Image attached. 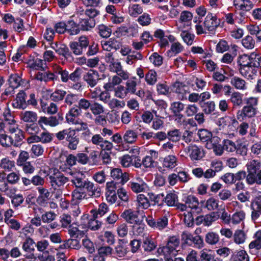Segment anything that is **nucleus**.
Listing matches in <instances>:
<instances>
[{"instance_id": "61", "label": "nucleus", "mask_w": 261, "mask_h": 261, "mask_svg": "<svg viewBox=\"0 0 261 261\" xmlns=\"http://www.w3.org/2000/svg\"><path fill=\"white\" fill-rule=\"evenodd\" d=\"M90 110L94 115L101 114L105 112L104 107L97 102H94L93 103H91Z\"/></svg>"}, {"instance_id": "62", "label": "nucleus", "mask_w": 261, "mask_h": 261, "mask_svg": "<svg viewBox=\"0 0 261 261\" xmlns=\"http://www.w3.org/2000/svg\"><path fill=\"white\" fill-rule=\"evenodd\" d=\"M121 165L125 168H128L133 165V156L129 154H125L120 158Z\"/></svg>"}, {"instance_id": "2", "label": "nucleus", "mask_w": 261, "mask_h": 261, "mask_svg": "<svg viewBox=\"0 0 261 261\" xmlns=\"http://www.w3.org/2000/svg\"><path fill=\"white\" fill-rule=\"evenodd\" d=\"M91 102L85 98H80L76 106L70 108L66 115V119L69 124H79V117L82 114V111H87L90 109Z\"/></svg>"}, {"instance_id": "35", "label": "nucleus", "mask_w": 261, "mask_h": 261, "mask_svg": "<svg viewBox=\"0 0 261 261\" xmlns=\"http://www.w3.org/2000/svg\"><path fill=\"white\" fill-rule=\"evenodd\" d=\"M177 165V158L175 155H169L166 156L163 162L164 167L172 169Z\"/></svg>"}, {"instance_id": "32", "label": "nucleus", "mask_w": 261, "mask_h": 261, "mask_svg": "<svg viewBox=\"0 0 261 261\" xmlns=\"http://www.w3.org/2000/svg\"><path fill=\"white\" fill-rule=\"evenodd\" d=\"M200 107L202 111L206 115L211 114L215 111L216 106L215 102L213 101H209L205 102H199Z\"/></svg>"}, {"instance_id": "22", "label": "nucleus", "mask_w": 261, "mask_h": 261, "mask_svg": "<svg viewBox=\"0 0 261 261\" xmlns=\"http://www.w3.org/2000/svg\"><path fill=\"white\" fill-rule=\"evenodd\" d=\"M138 138L137 133L131 129H128L124 132L123 135V140L125 143L134 144L137 141Z\"/></svg>"}, {"instance_id": "46", "label": "nucleus", "mask_w": 261, "mask_h": 261, "mask_svg": "<svg viewBox=\"0 0 261 261\" xmlns=\"http://www.w3.org/2000/svg\"><path fill=\"white\" fill-rule=\"evenodd\" d=\"M145 80L149 85H155L157 82V73L154 70H149L145 74Z\"/></svg>"}, {"instance_id": "42", "label": "nucleus", "mask_w": 261, "mask_h": 261, "mask_svg": "<svg viewBox=\"0 0 261 261\" xmlns=\"http://www.w3.org/2000/svg\"><path fill=\"white\" fill-rule=\"evenodd\" d=\"M163 200L168 206H175L178 201V196L174 193H168Z\"/></svg>"}, {"instance_id": "30", "label": "nucleus", "mask_w": 261, "mask_h": 261, "mask_svg": "<svg viewBox=\"0 0 261 261\" xmlns=\"http://www.w3.org/2000/svg\"><path fill=\"white\" fill-rule=\"evenodd\" d=\"M248 174H251L261 170V162L259 160H252L246 165Z\"/></svg>"}, {"instance_id": "4", "label": "nucleus", "mask_w": 261, "mask_h": 261, "mask_svg": "<svg viewBox=\"0 0 261 261\" xmlns=\"http://www.w3.org/2000/svg\"><path fill=\"white\" fill-rule=\"evenodd\" d=\"M89 40L85 36H80L78 41H72L69 43V47L73 54L76 56L82 55L89 46Z\"/></svg>"}, {"instance_id": "48", "label": "nucleus", "mask_w": 261, "mask_h": 261, "mask_svg": "<svg viewBox=\"0 0 261 261\" xmlns=\"http://www.w3.org/2000/svg\"><path fill=\"white\" fill-rule=\"evenodd\" d=\"M220 217L218 212H212L210 214L204 216V225L206 226H210L212 222L218 220Z\"/></svg>"}, {"instance_id": "23", "label": "nucleus", "mask_w": 261, "mask_h": 261, "mask_svg": "<svg viewBox=\"0 0 261 261\" xmlns=\"http://www.w3.org/2000/svg\"><path fill=\"white\" fill-rule=\"evenodd\" d=\"M109 211L108 205L105 203H102L98 205L97 209L92 210L90 213L92 217L94 218H100L104 216Z\"/></svg>"}, {"instance_id": "7", "label": "nucleus", "mask_w": 261, "mask_h": 261, "mask_svg": "<svg viewBox=\"0 0 261 261\" xmlns=\"http://www.w3.org/2000/svg\"><path fill=\"white\" fill-rule=\"evenodd\" d=\"M220 20L217 17L216 15L209 13L206 16L203 24L204 28L210 32H213L219 27Z\"/></svg>"}, {"instance_id": "8", "label": "nucleus", "mask_w": 261, "mask_h": 261, "mask_svg": "<svg viewBox=\"0 0 261 261\" xmlns=\"http://www.w3.org/2000/svg\"><path fill=\"white\" fill-rule=\"evenodd\" d=\"M251 220L255 223L261 216V197H256L250 203Z\"/></svg>"}, {"instance_id": "40", "label": "nucleus", "mask_w": 261, "mask_h": 261, "mask_svg": "<svg viewBox=\"0 0 261 261\" xmlns=\"http://www.w3.org/2000/svg\"><path fill=\"white\" fill-rule=\"evenodd\" d=\"M66 94L65 90L56 89L50 95L51 100L54 102H59L63 100Z\"/></svg>"}, {"instance_id": "33", "label": "nucleus", "mask_w": 261, "mask_h": 261, "mask_svg": "<svg viewBox=\"0 0 261 261\" xmlns=\"http://www.w3.org/2000/svg\"><path fill=\"white\" fill-rule=\"evenodd\" d=\"M156 243L151 238H145L143 240L142 247L145 252H151L156 247Z\"/></svg>"}, {"instance_id": "51", "label": "nucleus", "mask_w": 261, "mask_h": 261, "mask_svg": "<svg viewBox=\"0 0 261 261\" xmlns=\"http://www.w3.org/2000/svg\"><path fill=\"white\" fill-rule=\"evenodd\" d=\"M0 144L4 147H10L13 144V137L5 134H0Z\"/></svg>"}, {"instance_id": "41", "label": "nucleus", "mask_w": 261, "mask_h": 261, "mask_svg": "<svg viewBox=\"0 0 261 261\" xmlns=\"http://www.w3.org/2000/svg\"><path fill=\"white\" fill-rule=\"evenodd\" d=\"M56 53L60 56L64 57L66 59H72V53L70 51L68 47L64 44H60V47Z\"/></svg>"}, {"instance_id": "28", "label": "nucleus", "mask_w": 261, "mask_h": 261, "mask_svg": "<svg viewBox=\"0 0 261 261\" xmlns=\"http://www.w3.org/2000/svg\"><path fill=\"white\" fill-rule=\"evenodd\" d=\"M122 79L117 75H114L112 80L103 85V88L107 91H112L114 89L116 86L119 85L122 83Z\"/></svg>"}, {"instance_id": "55", "label": "nucleus", "mask_w": 261, "mask_h": 261, "mask_svg": "<svg viewBox=\"0 0 261 261\" xmlns=\"http://www.w3.org/2000/svg\"><path fill=\"white\" fill-rule=\"evenodd\" d=\"M205 242L210 245L216 244L219 241V235L213 232L207 233L205 236Z\"/></svg>"}, {"instance_id": "39", "label": "nucleus", "mask_w": 261, "mask_h": 261, "mask_svg": "<svg viewBox=\"0 0 261 261\" xmlns=\"http://www.w3.org/2000/svg\"><path fill=\"white\" fill-rule=\"evenodd\" d=\"M97 33L102 38H107L112 34V29L110 26L101 24L97 27Z\"/></svg>"}, {"instance_id": "50", "label": "nucleus", "mask_w": 261, "mask_h": 261, "mask_svg": "<svg viewBox=\"0 0 261 261\" xmlns=\"http://www.w3.org/2000/svg\"><path fill=\"white\" fill-rule=\"evenodd\" d=\"M137 201L139 206L142 208L147 209L150 205L149 200L143 194H139L137 196Z\"/></svg>"}, {"instance_id": "21", "label": "nucleus", "mask_w": 261, "mask_h": 261, "mask_svg": "<svg viewBox=\"0 0 261 261\" xmlns=\"http://www.w3.org/2000/svg\"><path fill=\"white\" fill-rule=\"evenodd\" d=\"M126 241L124 239H119L115 247L116 255L119 257H125L128 253L127 247L125 245Z\"/></svg>"}, {"instance_id": "13", "label": "nucleus", "mask_w": 261, "mask_h": 261, "mask_svg": "<svg viewBox=\"0 0 261 261\" xmlns=\"http://www.w3.org/2000/svg\"><path fill=\"white\" fill-rule=\"evenodd\" d=\"M27 94L23 91H20L13 100L12 106L14 108L24 109L27 107L26 100Z\"/></svg>"}, {"instance_id": "64", "label": "nucleus", "mask_w": 261, "mask_h": 261, "mask_svg": "<svg viewBox=\"0 0 261 261\" xmlns=\"http://www.w3.org/2000/svg\"><path fill=\"white\" fill-rule=\"evenodd\" d=\"M249 252L253 255H257L261 249V243L255 241L250 242L249 245Z\"/></svg>"}, {"instance_id": "49", "label": "nucleus", "mask_w": 261, "mask_h": 261, "mask_svg": "<svg viewBox=\"0 0 261 261\" xmlns=\"http://www.w3.org/2000/svg\"><path fill=\"white\" fill-rule=\"evenodd\" d=\"M29 63V67L30 68L42 71L45 70V67L43 66V65H45V64L44 63V61L41 59L35 58L34 61H30Z\"/></svg>"}, {"instance_id": "11", "label": "nucleus", "mask_w": 261, "mask_h": 261, "mask_svg": "<svg viewBox=\"0 0 261 261\" xmlns=\"http://www.w3.org/2000/svg\"><path fill=\"white\" fill-rule=\"evenodd\" d=\"M63 120V117L58 115L57 116H49L48 117L42 116L40 117L38 120V124L41 127H43V125H49L51 127L57 126L60 122Z\"/></svg>"}, {"instance_id": "37", "label": "nucleus", "mask_w": 261, "mask_h": 261, "mask_svg": "<svg viewBox=\"0 0 261 261\" xmlns=\"http://www.w3.org/2000/svg\"><path fill=\"white\" fill-rule=\"evenodd\" d=\"M149 199L150 201L153 202V205H158L159 206H162L164 205V200H163L164 194L155 195L152 192L148 193Z\"/></svg>"}, {"instance_id": "47", "label": "nucleus", "mask_w": 261, "mask_h": 261, "mask_svg": "<svg viewBox=\"0 0 261 261\" xmlns=\"http://www.w3.org/2000/svg\"><path fill=\"white\" fill-rule=\"evenodd\" d=\"M230 100L234 107H240L243 104L242 95L239 92H233L231 95Z\"/></svg>"}, {"instance_id": "6", "label": "nucleus", "mask_w": 261, "mask_h": 261, "mask_svg": "<svg viewBox=\"0 0 261 261\" xmlns=\"http://www.w3.org/2000/svg\"><path fill=\"white\" fill-rule=\"evenodd\" d=\"M146 221L149 226L159 230L164 229L167 227L168 224V219L165 216L160 217L156 220L151 216H148L146 217Z\"/></svg>"}, {"instance_id": "54", "label": "nucleus", "mask_w": 261, "mask_h": 261, "mask_svg": "<svg viewBox=\"0 0 261 261\" xmlns=\"http://www.w3.org/2000/svg\"><path fill=\"white\" fill-rule=\"evenodd\" d=\"M143 56L139 52L133 51L131 55H128L126 59V62L129 65H132L135 61L142 60Z\"/></svg>"}, {"instance_id": "9", "label": "nucleus", "mask_w": 261, "mask_h": 261, "mask_svg": "<svg viewBox=\"0 0 261 261\" xmlns=\"http://www.w3.org/2000/svg\"><path fill=\"white\" fill-rule=\"evenodd\" d=\"M126 222L132 224L138 225L140 224V219L138 217V212L132 209L125 210L121 215Z\"/></svg>"}, {"instance_id": "34", "label": "nucleus", "mask_w": 261, "mask_h": 261, "mask_svg": "<svg viewBox=\"0 0 261 261\" xmlns=\"http://www.w3.org/2000/svg\"><path fill=\"white\" fill-rule=\"evenodd\" d=\"M8 83L10 86L15 89L23 84L21 77L16 73L10 75Z\"/></svg>"}, {"instance_id": "26", "label": "nucleus", "mask_w": 261, "mask_h": 261, "mask_svg": "<svg viewBox=\"0 0 261 261\" xmlns=\"http://www.w3.org/2000/svg\"><path fill=\"white\" fill-rule=\"evenodd\" d=\"M246 182L249 185L254 184L261 185V170L251 174H248Z\"/></svg>"}, {"instance_id": "17", "label": "nucleus", "mask_w": 261, "mask_h": 261, "mask_svg": "<svg viewBox=\"0 0 261 261\" xmlns=\"http://www.w3.org/2000/svg\"><path fill=\"white\" fill-rule=\"evenodd\" d=\"M128 186L134 192L137 193L144 192L147 188V184L140 178L129 182Z\"/></svg>"}, {"instance_id": "52", "label": "nucleus", "mask_w": 261, "mask_h": 261, "mask_svg": "<svg viewBox=\"0 0 261 261\" xmlns=\"http://www.w3.org/2000/svg\"><path fill=\"white\" fill-rule=\"evenodd\" d=\"M125 105V102L123 100H120L114 98L110 100L108 102L109 107L112 110L122 108Z\"/></svg>"}, {"instance_id": "3", "label": "nucleus", "mask_w": 261, "mask_h": 261, "mask_svg": "<svg viewBox=\"0 0 261 261\" xmlns=\"http://www.w3.org/2000/svg\"><path fill=\"white\" fill-rule=\"evenodd\" d=\"M246 105L242 110L238 111L237 118L240 121L244 120L245 118H250L255 116L257 112V106L258 98L250 97L245 99Z\"/></svg>"}, {"instance_id": "31", "label": "nucleus", "mask_w": 261, "mask_h": 261, "mask_svg": "<svg viewBox=\"0 0 261 261\" xmlns=\"http://www.w3.org/2000/svg\"><path fill=\"white\" fill-rule=\"evenodd\" d=\"M177 251L171 246L166 245L165 246L160 247L158 249V253L164 256H175Z\"/></svg>"}, {"instance_id": "27", "label": "nucleus", "mask_w": 261, "mask_h": 261, "mask_svg": "<svg viewBox=\"0 0 261 261\" xmlns=\"http://www.w3.org/2000/svg\"><path fill=\"white\" fill-rule=\"evenodd\" d=\"M80 98V95L79 94L69 92L67 94H66L65 96L64 103L66 105L71 108L74 106L77 105Z\"/></svg>"}, {"instance_id": "36", "label": "nucleus", "mask_w": 261, "mask_h": 261, "mask_svg": "<svg viewBox=\"0 0 261 261\" xmlns=\"http://www.w3.org/2000/svg\"><path fill=\"white\" fill-rule=\"evenodd\" d=\"M67 32L70 35H75L78 34L80 32V25L73 20H68L66 24Z\"/></svg>"}, {"instance_id": "57", "label": "nucleus", "mask_w": 261, "mask_h": 261, "mask_svg": "<svg viewBox=\"0 0 261 261\" xmlns=\"http://www.w3.org/2000/svg\"><path fill=\"white\" fill-rule=\"evenodd\" d=\"M185 105L180 101H176L172 103L170 109L173 114H179L185 109Z\"/></svg>"}, {"instance_id": "16", "label": "nucleus", "mask_w": 261, "mask_h": 261, "mask_svg": "<svg viewBox=\"0 0 261 261\" xmlns=\"http://www.w3.org/2000/svg\"><path fill=\"white\" fill-rule=\"evenodd\" d=\"M174 91L178 94V96L181 100L187 99V96L189 94V87L180 82H176L174 85Z\"/></svg>"}, {"instance_id": "56", "label": "nucleus", "mask_w": 261, "mask_h": 261, "mask_svg": "<svg viewBox=\"0 0 261 261\" xmlns=\"http://www.w3.org/2000/svg\"><path fill=\"white\" fill-rule=\"evenodd\" d=\"M136 78L134 77L127 80L126 83V90L127 93L134 94L136 91Z\"/></svg>"}, {"instance_id": "5", "label": "nucleus", "mask_w": 261, "mask_h": 261, "mask_svg": "<svg viewBox=\"0 0 261 261\" xmlns=\"http://www.w3.org/2000/svg\"><path fill=\"white\" fill-rule=\"evenodd\" d=\"M49 178L50 185L54 189L63 188L69 181V178L57 169L54 170V173L49 176Z\"/></svg>"}, {"instance_id": "15", "label": "nucleus", "mask_w": 261, "mask_h": 261, "mask_svg": "<svg viewBox=\"0 0 261 261\" xmlns=\"http://www.w3.org/2000/svg\"><path fill=\"white\" fill-rule=\"evenodd\" d=\"M66 141L68 143V148L69 149L74 150L77 149L80 142V138L75 129L71 128Z\"/></svg>"}, {"instance_id": "63", "label": "nucleus", "mask_w": 261, "mask_h": 261, "mask_svg": "<svg viewBox=\"0 0 261 261\" xmlns=\"http://www.w3.org/2000/svg\"><path fill=\"white\" fill-rule=\"evenodd\" d=\"M250 64L254 68L261 67V56L258 54H252L250 56Z\"/></svg>"}, {"instance_id": "25", "label": "nucleus", "mask_w": 261, "mask_h": 261, "mask_svg": "<svg viewBox=\"0 0 261 261\" xmlns=\"http://www.w3.org/2000/svg\"><path fill=\"white\" fill-rule=\"evenodd\" d=\"M80 30L82 31H89L95 25L94 19L92 18H81L79 22Z\"/></svg>"}, {"instance_id": "53", "label": "nucleus", "mask_w": 261, "mask_h": 261, "mask_svg": "<svg viewBox=\"0 0 261 261\" xmlns=\"http://www.w3.org/2000/svg\"><path fill=\"white\" fill-rule=\"evenodd\" d=\"M234 242L237 244H243L246 240V234L243 230H237L233 236Z\"/></svg>"}, {"instance_id": "19", "label": "nucleus", "mask_w": 261, "mask_h": 261, "mask_svg": "<svg viewBox=\"0 0 261 261\" xmlns=\"http://www.w3.org/2000/svg\"><path fill=\"white\" fill-rule=\"evenodd\" d=\"M188 152L192 160H198L203 156V153L200 148L194 144L190 145L188 148Z\"/></svg>"}, {"instance_id": "60", "label": "nucleus", "mask_w": 261, "mask_h": 261, "mask_svg": "<svg viewBox=\"0 0 261 261\" xmlns=\"http://www.w3.org/2000/svg\"><path fill=\"white\" fill-rule=\"evenodd\" d=\"M242 44L245 48L251 49L254 48L255 41L251 36L248 35L242 40Z\"/></svg>"}, {"instance_id": "20", "label": "nucleus", "mask_w": 261, "mask_h": 261, "mask_svg": "<svg viewBox=\"0 0 261 261\" xmlns=\"http://www.w3.org/2000/svg\"><path fill=\"white\" fill-rule=\"evenodd\" d=\"M240 73L244 77L248 79H253L256 75L257 70L251 64L243 67H239Z\"/></svg>"}, {"instance_id": "1", "label": "nucleus", "mask_w": 261, "mask_h": 261, "mask_svg": "<svg viewBox=\"0 0 261 261\" xmlns=\"http://www.w3.org/2000/svg\"><path fill=\"white\" fill-rule=\"evenodd\" d=\"M72 178L71 182L76 189L86 190L90 196L99 197L101 194V189L96 184L90 181L86 178L82 172L71 173Z\"/></svg>"}, {"instance_id": "43", "label": "nucleus", "mask_w": 261, "mask_h": 261, "mask_svg": "<svg viewBox=\"0 0 261 261\" xmlns=\"http://www.w3.org/2000/svg\"><path fill=\"white\" fill-rule=\"evenodd\" d=\"M168 139L172 142H178L181 138V133L178 129L170 130L167 133Z\"/></svg>"}, {"instance_id": "44", "label": "nucleus", "mask_w": 261, "mask_h": 261, "mask_svg": "<svg viewBox=\"0 0 261 261\" xmlns=\"http://www.w3.org/2000/svg\"><path fill=\"white\" fill-rule=\"evenodd\" d=\"M0 167L6 171H10L15 167V162L7 158H3L1 161Z\"/></svg>"}, {"instance_id": "14", "label": "nucleus", "mask_w": 261, "mask_h": 261, "mask_svg": "<svg viewBox=\"0 0 261 261\" xmlns=\"http://www.w3.org/2000/svg\"><path fill=\"white\" fill-rule=\"evenodd\" d=\"M101 45L104 50L108 51L112 50H116L122 46L120 40L115 38H112L109 40L102 41Z\"/></svg>"}, {"instance_id": "18", "label": "nucleus", "mask_w": 261, "mask_h": 261, "mask_svg": "<svg viewBox=\"0 0 261 261\" xmlns=\"http://www.w3.org/2000/svg\"><path fill=\"white\" fill-rule=\"evenodd\" d=\"M186 205L196 213H199L201 211V207L199 206V203L198 198L193 195L188 196L185 200Z\"/></svg>"}, {"instance_id": "59", "label": "nucleus", "mask_w": 261, "mask_h": 261, "mask_svg": "<svg viewBox=\"0 0 261 261\" xmlns=\"http://www.w3.org/2000/svg\"><path fill=\"white\" fill-rule=\"evenodd\" d=\"M11 136L13 137V144L14 146H18L20 144V142L24 138L23 132L20 129L16 131L15 133L11 135Z\"/></svg>"}, {"instance_id": "45", "label": "nucleus", "mask_w": 261, "mask_h": 261, "mask_svg": "<svg viewBox=\"0 0 261 261\" xmlns=\"http://www.w3.org/2000/svg\"><path fill=\"white\" fill-rule=\"evenodd\" d=\"M231 85L233 86L236 89L239 90H245L246 89V83L245 80L242 79L234 76L231 79L230 82Z\"/></svg>"}, {"instance_id": "38", "label": "nucleus", "mask_w": 261, "mask_h": 261, "mask_svg": "<svg viewBox=\"0 0 261 261\" xmlns=\"http://www.w3.org/2000/svg\"><path fill=\"white\" fill-rule=\"evenodd\" d=\"M41 106L43 111L49 114H55L58 110V107L57 104L53 102H50L48 105L41 102Z\"/></svg>"}, {"instance_id": "58", "label": "nucleus", "mask_w": 261, "mask_h": 261, "mask_svg": "<svg viewBox=\"0 0 261 261\" xmlns=\"http://www.w3.org/2000/svg\"><path fill=\"white\" fill-rule=\"evenodd\" d=\"M68 233L71 238L77 239L84 237L85 233L83 231L80 230L76 227L70 226L68 229Z\"/></svg>"}, {"instance_id": "12", "label": "nucleus", "mask_w": 261, "mask_h": 261, "mask_svg": "<svg viewBox=\"0 0 261 261\" xmlns=\"http://www.w3.org/2000/svg\"><path fill=\"white\" fill-rule=\"evenodd\" d=\"M39 196L36 199V202L38 205L45 207L46 206L49 199L50 192L48 190L42 187H39L37 188Z\"/></svg>"}, {"instance_id": "10", "label": "nucleus", "mask_w": 261, "mask_h": 261, "mask_svg": "<svg viewBox=\"0 0 261 261\" xmlns=\"http://www.w3.org/2000/svg\"><path fill=\"white\" fill-rule=\"evenodd\" d=\"M84 81L87 83L88 87H94L100 80L98 72L94 70H90L83 76Z\"/></svg>"}, {"instance_id": "24", "label": "nucleus", "mask_w": 261, "mask_h": 261, "mask_svg": "<svg viewBox=\"0 0 261 261\" xmlns=\"http://www.w3.org/2000/svg\"><path fill=\"white\" fill-rule=\"evenodd\" d=\"M158 153L156 151L150 150L149 151V155H146L142 160V165L145 168L153 167L154 161L152 159L153 157L156 158Z\"/></svg>"}, {"instance_id": "29", "label": "nucleus", "mask_w": 261, "mask_h": 261, "mask_svg": "<svg viewBox=\"0 0 261 261\" xmlns=\"http://www.w3.org/2000/svg\"><path fill=\"white\" fill-rule=\"evenodd\" d=\"M20 118L24 122L33 123L37 121V115L33 111H26L21 113Z\"/></svg>"}]
</instances>
